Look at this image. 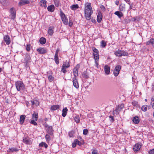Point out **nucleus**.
I'll return each instance as SVG.
<instances>
[{
	"label": "nucleus",
	"instance_id": "obj_1",
	"mask_svg": "<svg viewBox=\"0 0 154 154\" xmlns=\"http://www.w3.org/2000/svg\"><path fill=\"white\" fill-rule=\"evenodd\" d=\"M90 3H87L85 5L84 13L86 19L87 20H90L91 18V15L93 14V10Z\"/></svg>",
	"mask_w": 154,
	"mask_h": 154
},
{
	"label": "nucleus",
	"instance_id": "obj_2",
	"mask_svg": "<svg viewBox=\"0 0 154 154\" xmlns=\"http://www.w3.org/2000/svg\"><path fill=\"white\" fill-rule=\"evenodd\" d=\"M16 87L18 91L24 90L25 86L23 83L20 81H18L15 83Z\"/></svg>",
	"mask_w": 154,
	"mask_h": 154
},
{
	"label": "nucleus",
	"instance_id": "obj_3",
	"mask_svg": "<svg viewBox=\"0 0 154 154\" xmlns=\"http://www.w3.org/2000/svg\"><path fill=\"white\" fill-rule=\"evenodd\" d=\"M114 54L117 56L121 57L122 56H128V53L123 50H119L116 51L114 53Z\"/></svg>",
	"mask_w": 154,
	"mask_h": 154
},
{
	"label": "nucleus",
	"instance_id": "obj_4",
	"mask_svg": "<svg viewBox=\"0 0 154 154\" xmlns=\"http://www.w3.org/2000/svg\"><path fill=\"white\" fill-rule=\"evenodd\" d=\"M45 128L48 134L52 135L54 131L52 126L48 125L47 124L45 125Z\"/></svg>",
	"mask_w": 154,
	"mask_h": 154
},
{
	"label": "nucleus",
	"instance_id": "obj_5",
	"mask_svg": "<svg viewBox=\"0 0 154 154\" xmlns=\"http://www.w3.org/2000/svg\"><path fill=\"white\" fill-rule=\"evenodd\" d=\"M60 16L63 22L65 25H67L68 23V20L66 17L65 14L62 11H60Z\"/></svg>",
	"mask_w": 154,
	"mask_h": 154
},
{
	"label": "nucleus",
	"instance_id": "obj_6",
	"mask_svg": "<svg viewBox=\"0 0 154 154\" xmlns=\"http://www.w3.org/2000/svg\"><path fill=\"white\" fill-rule=\"evenodd\" d=\"M121 69V66L120 65H118L116 67L113 72V73L115 76H118Z\"/></svg>",
	"mask_w": 154,
	"mask_h": 154
},
{
	"label": "nucleus",
	"instance_id": "obj_7",
	"mask_svg": "<svg viewBox=\"0 0 154 154\" xmlns=\"http://www.w3.org/2000/svg\"><path fill=\"white\" fill-rule=\"evenodd\" d=\"M72 81L73 86L76 88H79V85L76 77H73L72 78Z\"/></svg>",
	"mask_w": 154,
	"mask_h": 154
},
{
	"label": "nucleus",
	"instance_id": "obj_8",
	"mask_svg": "<svg viewBox=\"0 0 154 154\" xmlns=\"http://www.w3.org/2000/svg\"><path fill=\"white\" fill-rule=\"evenodd\" d=\"M79 139L80 140V141L78 139H75L74 141V142H75L77 145L81 146L84 144V142L82 137H80Z\"/></svg>",
	"mask_w": 154,
	"mask_h": 154
},
{
	"label": "nucleus",
	"instance_id": "obj_9",
	"mask_svg": "<svg viewBox=\"0 0 154 154\" xmlns=\"http://www.w3.org/2000/svg\"><path fill=\"white\" fill-rule=\"evenodd\" d=\"M31 58L30 55L28 54H26L24 59V63L27 65V64L30 61Z\"/></svg>",
	"mask_w": 154,
	"mask_h": 154
},
{
	"label": "nucleus",
	"instance_id": "obj_10",
	"mask_svg": "<svg viewBox=\"0 0 154 154\" xmlns=\"http://www.w3.org/2000/svg\"><path fill=\"white\" fill-rule=\"evenodd\" d=\"M10 12L11 14V19H14L16 17V12L14 8H10Z\"/></svg>",
	"mask_w": 154,
	"mask_h": 154
},
{
	"label": "nucleus",
	"instance_id": "obj_11",
	"mask_svg": "<svg viewBox=\"0 0 154 154\" xmlns=\"http://www.w3.org/2000/svg\"><path fill=\"white\" fill-rule=\"evenodd\" d=\"M54 137V134L52 135L48 134H46L45 136V139L47 143H48L51 140H52L53 138Z\"/></svg>",
	"mask_w": 154,
	"mask_h": 154
},
{
	"label": "nucleus",
	"instance_id": "obj_12",
	"mask_svg": "<svg viewBox=\"0 0 154 154\" xmlns=\"http://www.w3.org/2000/svg\"><path fill=\"white\" fill-rule=\"evenodd\" d=\"M4 41L7 45H9L11 43V39L9 36L8 35L4 36Z\"/></svg>",
	"mask_w": 154,
	"mask_h": 154
},
{
	"label": "nucleus",
	"instance_id": "obj_13",
	"mask_svg": "<svg viewBox=\"0 0 154 154\" xmlns=\"http://www.w3.org/2000/svg\"><path fill=\"white\" fill-rule=\"evenodd\" d=\"M36 50L40 54H45L47 52V50L45 48H37Z\"/></svg>",
	"mask_w": 154,
	"mask_h": 154
},
{
	"label": "nucleus",
	"instance_id": "obj_14",
	"mask_svg": "<svg viewBox=\"0 0 154 154\" xmlns=\"http://www.w3.org/2000/svg\"><path fill=\"white\" fill-rule=\"evenodd\" d=\"M29 3V1L27 0H21L18 3V5L21 6Z\"/></svg>",
	"mask_w": 154,
	"mask_h": 154
},
{
	"label": "nucleus",
	"instance_id": "obj_15",
	"mask_svg": "<svg viewBox=\"0 0 154 154\" xmlns=\"http://www.w3.org/2000/svg\"><path fill=\"white\" fill-rule=\"evenodd\" d=\"M141 147V145L139 143H137L134 146L133 150L134 152H137L140 150Z\"/></svg>",
	"mask_w": 154,
	"mask_h": 154
},
{
	"label": "nucleus",
	"instance_id": "obj_16",
	"mask_svg": "<svg viewBox=\"0 0 154 154\" xmlns=\"http://www.w3.org/2000/svg\"><path fill=\"white\" fill-rule=\"evenodd\" d=\"M104 70L106 74L108 75L110 72V67L107 65H105L104 67Z\"/></svg>",
	"mask_w": 154,
	"mask_h": 154
},
{
	"label": "nucleus",
	"instance_id": "obj_17",
	"mask_svg": "<svg viewBox=\"0 0 154 154\" xmlns=\"http://www.w3.org/2000/svg\"><path fill=\"white\" fill-rule=\"evenodd\" d=\"M103 16L101 12L99 11L98 13L97 17V22L100 23L102 19Z\"/></svg>",
	"mask_w": 154,
	"mask_h": 154
},
{
	"label": "nucleus",
	"instance_id": "obj_18",
	"mask_svg": "<svg viewBox=\"0 0 154 154\" xmlns=\"http://www.w3.org/2000/svg\"><path fill=\"white\" fill-rule=\"evenodd\" d=\"M146 45H151L153 47H154V38H150L146 42Z\"/></svg>",
	"mask_w": 154,
	"mask_h": 154
},
{
	"label": "nucleus",
	"instance_id": "obj_19",
	"mask_svg": "<svg viewBox=\"0 0 154 154\" xmlns=\"http://www.w3.org/2000/svg\"><path fill=\"white\" fill-rule=\"evenodd\" d=\"M47 1L45 0H42L40 1L39 4L41 7H44V8H46L47 7Z\"/></svg>",
	"mask_w": 154,
	"mask_h": 154
},
{
	"label": "nucleus",
	"instance_id": "obj_20",
	"mask_svg": "<svg viewBox=\"0 0 154 154\" xmlns=\"http://www.w3.org/2000/svg\"><path fill=\"white\" fill-rule=\"evenodd\" d=\"M78 65H77L75 68H74L73 70V74L74 77H76L78 75Z\"/></svg>",
	"mask_w": 154,
	"mask_h": 154
},
{
	"label": "nucleus",
	"instance_id": "obj_21",
	"mask_svg": "<svg viewBox=\"0 0 154 154\" xmlns=\"http://www.w3.org/2000/svg\"><path fill=\"white\" fill-rule=\"evenodd\" d=\"M23 142L27 144H30L31 142L30 140L28 137H25L23 139Z\"/></svg>",
	"mask_w": 154,
	"mask_h": 154
},
{
	"label": "nucleus",
	"instance_id": "obj_22",
	"mask_svg": "<svg viewBox=\"0 0 154 154\" xmlns=\"http://www.w3.org/2000/svg\"><path fill=\"white\" fill-rule=\"evenodd\" d=\"M132 120L134 124H138L140 122L139 118L137 116H135L133 117Z\"/></svg>",
	"mask_w": 154,
	"mask_h": 154
},
{
	"label": "nucleus",
	"instance_id": "obj_23",
	"mask_svg": "<svg viewBox=\"0 0 154 154\" xmlns=\"http://www.w3.org/2000/svg\"><path fill=\"white\" fill-rule=\"evenodd\" d=\"M26 117V116L25 115H22L20 116V123L21 125H22L23 124L25 119Z\"/></svg>",
	"mask_w": 154,
	"mask_h": 154
},
{
	"label": "nucleus",
	"instance_id": "obj_24",
	"mask_svg": "<svg viewBox=\"0 0 154 154\" xmlns=\"http://www.w3.org/2000/svg\"><path fill=\"white\" fill-rule=\"evenodd\" d=\"M60 106L58 105H53L50 108V109L52 111L56 110L60 108Z\"/></svg>",
	"mask_w": 154,
	"mask_h": 154
},
{
	"label": "nucleus",
	"instance_id": "obj_25",
	"mask_svg": "<svg viewBox=\"0 0 154 154\" xmlns=\"http://www.w3.org/2000/svg\"><path fill=\"white\" fill-rule=\"evenodd\" d=\"M19 150V149L17 148L16 147H12L11 148H9L8 149V150H7V152H16L18 151Z\"/></svg>",
	"mask_w": 154,
	"mask_h": 154
},
{
	"label": "nucleus",
	"instance_id": "obj_26",
	"mask_svg": "<svg viewBox=\"0 0 154 154\" xmlns=\"http://www.w3.org/2000/svg\"><path fill=\"white\" fill-rule=\"evenodd\" d=\"M47 9L49 11L51 12H53L55 9L54 6V5H51L48 6Z\"/></svg>",
	"mask_w": 154,
	"mask_h": 154
},
{
	"label": "nucleus",
	"instance_id": "obj_27",
	"mask_svg": "<svg viewBox=\"0 0 154 154\" xmlns=\"http://www.w3.org/2000/svg\"><path fill=\"white\" fill-rule=\"evenodd\" d=\"M68 111V109L66 107L63 108L62 110V115L63 117H65L66 116Z\"/></svg>",
	"mask_w": 154,
	"mask_h": 154
},
{
	"label": "nucleus",
	"instance_id": "obj_28",
	"mask_svg": "<svg viewBox=\"0 0 154 154\" xmlns=\"http://www.w3.org/2000/svg\"><path fill=\"white\" fill-rule=\"evenodd\" d=\"M32 118L33 120L37 121L38 118V113L34 112V113L32 115Z\"/></svg>",
	"mask_w": 154,
	"mask_h": 154
},
{
	"label": "nucleus",
	"instance_id": "obj_29",
	"mask_svg": "<svg viewBox=\"0 0 154 154\" xmlns=\"http://www.w3.org/2000/svg\"><path fill=\"white\" fill-rule=\"evenodd\" d=\"M114 14L117 15L120 18L123 16V13L122 12L119 11H116L115 12Z\"/></svg>",
	"mask_w": 154,
	"mask_h": 154
},
{
	"label": "nucleus",
	"instance_id": "obj_30",
	"mask_svg": "<svg viewBox=\"0 0 154 154\" xmlns=\"http://www.w3.org/2000/svg\"><path fill=\"white\" fill-rule=\"evenodd\" d=\"M48 33L50 35H52L54 33V28L50 27L48 31Z\"/></svg>",
	"mask_w": 154,
	"mask_h": 154
},
{
	"label": "nucleus",
	"instance_id": "obj_31",
	"mask_svg": "<svg viewBox=\"0 0 154 154\" xmlns=\"http://www.w3.org/2000/svg\"><path fill=\"white\" fill-rule=\"evenodd\" d=\"M31 102L32 103V106H33L34 105L36 106H38L39 104V102L36 100H32L31 101Z\"/></svg>",
	"mask_w": 154,
	"mask_h": 154
},
{
	"label": "nucleus",
	"instance_id": "obj_32",
	"mask_svg": "<svg viewBox=\"0 0 154 154\" xmlns=\"http://www.w3.org/2000/svg\"><path fill=\"white\" fill-rule=\"evenodd\" d=\"M39 147L44 146L45 148H47L48 147V145L45 142H41L39 144Z\"/></svg>",
	"mask_w": 154,
	"mask_h": 154
},
{
	"label": "nucleus",
	"instance_id": "obj_33",
	"mask_svg": "<svg viewBox=\"0 0 154 154\" xmlns=\"http://www.w3.org/2000/svg\"><path fill=\"white\" fill-rule=\"evenodd\" d=\"M39 42L41 44L43 45L46 43V40L45 38L41 37L40 39Z\"/></svg>",
	"mask_w": 154,
	"mask_h": 154
},
{
	"label": "nucleus",
	"instance_id": "obj_34",
	"mask_svg": "<svg viewBox=\"0 0 154 154\" xmlns=\"http://www.w3.org/2000/svg\"><path fill=\"white\" fill-rule=\"evenodd\" d=\"M79 7L77 4L73 5L70 6L71 9L72 10H74L78 9Z\"/></svg>",
	"mask_w": 154,
	"mask_h": 154
},
{
	"label": "nucleus",
	"instance_id": "obj_35",
	"mask_svg": "<svg viewBox=\"0 0 154 154\" xmlns=\"http://www.w3.org/2000/svg\"><path fill=\"white\" fill-rule=\"evenodd\" d=\"M65 66L64 67L66 68H68L70 66V64L68 62L67 60H66L65 62L63 64L62 66Z\"/></svg>",
	"mask_w": 154,
	"mask_h": 154
},
{
	"label": "nucleus",
	"instance_id": "obj_36",
	"mask_svg": "<svg viewBox=\"0 0 154 154\" xmlns=\"http://www.w3.org/2000/svg\"><path fill=\"white\" fill-rule=\"evenodd\" d=\"M120 111V110L119 109V108H118L117 107H116L115 110L113 111V114L114 115H117L118 114L119 112Z\"/></svg>",
	"mask_w": 154,
	"mask_h": 154
},
{
	"label": "nucleus",
	"instance_id": "obj_37",
	"mask_svg": "<svg viewBox=\"0 0 154 154\" xmlns=\"http://www.w3.org/2000/svg\"><path fill=\"white\" fill-rule=\"evenodd\" d=\"M54 59V61H55V62L56 63V64H59V60H58V55H55Z\"/></svg>",
	"mask_w": 154,
	"mask_h": 154
},
{
	"label": "nucleus",
	"instance_id": "obj_38",
	"mask_svg": "<svg viewBox=\"0 0 154 154\" xmlns=\"http://www.w3.org/2000/svg\"><path fill=\"white\" fill-rule=\"evenodd\" d=\"M75 121L77 123L79 122L80 120V118L79 116H75L74 118Z\"/></svg>",
	"mask_w": 154,
	"mask_h": 154
},
{
	"label": "nucleus",
	"instance_id": "obj_39",
	"mask_svg": "<svg viewBox=\"0 0 154 154\" xmlns=\"http://www.w3.org/2000/svg\"><path fill=\"white\" fill-rule=\"evenodd\" d=\"M106 45V42L102 40L101 42V46L103 48L105 47Z\"/></svg>",
	"mask_w": 154,
	"mask_h": 154
},
{
	"label": "nucleus",
	"instance_id": "obj_40",
	"mask_svg": "<svg viewBox=\"0 0 154 154\" xmlns=\"http://www.w3.org/2000/svg\"><path fill=\"white\" fill-rule=\"evenodd\" d=\"M141 110L143 111H146L147 109V106L146 105L142 106L141 107Z\"/></svg>",
	"mask_w": 154,
	"mask_h": 154
},
{
	"label": "nucleus",
	"instance_id": "obj_41",
	"mask_svg": "<svg viewBox=\"0 0 154 154\" xmlns=\"http://www.w3.org/2000/svg\"><path fill=\"white\" fill-rule=\"evenodd\" d=\"M54 4L56 6L58 7L60 5V3L58 0H55L54 1Z\"/></svg>",
	"mask_w": 154,
	"mask_h": 154
},
{
	"label": "nucleus",
	"instance_id": "obj_42",
	"mask_svg": "<svg viewBox=\"0 0 154 154\" xmlns=\"http://www.w3.org/2000/svg\"><path fill=\"white\" fill-rule=\"evenodd\" d=\"M94 60L99 59V57L98 54H93Z\"/></svg>",
	"mask_w": 154,
	"mask_h": 154
},
{
	"label": "nucleus",
	"instance_id": "obj_43",
	"mask_svg": "<svg viewBox=\"0 0 154 154\" xmlns=\"http://www.w3.org/2000/svg\"><path fill=\"white\" fill-rule=\"evenodd\" d=\"M48 79L49 81L51 82L53 80L54 78L52 75H50L48 77Z\"/></svg>",
	"mask_w": 154,
	"mask_h": 154
},
{
	"label": "nucleus",
	"instance_id": "obj_44",
	"mask_svg": "<svg viewBox=\"0 0 154 154\" xmlns=\"http://www.w3.org/2000/svg\"><path fill=\"white\" fill-rule=\"evenodd\" d=\"M93 51L94 52L93 54H98V51L95 48H93Z\"/></svg>",
	"mask_w": 154,
	"mask_h": 154
},
{
	"label": "nucleus",
	"instance_id": "obj_45",
	"mask_svg": "<svg viewBox=\"0 0 154 154\" xmlns=\"http://www.w3.org/2000/svg\"><path fill=\"white\" fill-rule=\"evenodd\" d=\"M118 108H119V109L121 111L124 107V105L123 104H121L120 105L118 106H117Z\"/></svg>",
	"mask_w": 154,
	"mask_h": 154
},
{
	"label": "nucleus",
	"instance_id": "obj_46",
	"mask_svg": "<svg viewBox=\"0 0 154 154\" xmlns=\"http://www.w3.org/2000/svg\"><path fill=\"white\" fill-rule=\"evenodd\" d=\"M82 76L85 78H88V76L87 74V72H84L82 73Z\"/></svg>",
	"mask_w": 154,
	"mask_h": 154
},
{
	"label": "nucleus",
	"instance_id": "obj_47",
	"mask_svg": "<svg viewBox=\"0 0 154 154\" xmlns=\"http://www.w3.org/2000/svg\"><path fill=\"white\" fill-rule=\"evenodd\" d=\"M74 132L73 131H72L69 133V137H73V134H74Z\"/></svg>",
	"mask_w": 154,
	"mask_h": 154
},
{
	"label": "nucleus",
	"instance_id": "obj_48",
	"mask_svg": "<svg viewBox=\"0 0 154 154\" xmlns=\"http://www.w3.org/2000/svg\"><path fill=\"white\" fill-rule=\"evenodd\" d=\"M92 154H98V152L96 149H92L91 150Z\"/></svg>",
	"mask_w": 154,
	"mask_h": 154
},
{
	"label": "nucleus",
	"instance_id": "obj_49",
	"mask_svg": "<svg viewBox=\"0 0 154 154\" xmlns=\"http://www.w3.org/2000/svg\"><path fill=\"white\" fill-rule=\"evenodd\" d=\"M36 121H35L34 120H31L30 122V123L31 124L34 125H37V123L35 122Z\"/></svg>",
	"mask_w": 154,
	"mask_h": 154
},
{
	"label": "nucleus",
	"instance_id": "obj_50",
	"mask_svg": "<svg viewBox=\"0 0 154 154\" xmlns=\"http://www.w3.org/2000/svg\"><path fill=\"white\" fill-rule=\"evenodd\" d=\"M30 45L29 44L27 45L26 47V49L27 51H30Z\"/></svg>",
	"mask_w": 154,
	"mask_h": 154
},
{
	"label": "nucleus",
	"instance_id": "obj_51",
	"mask_svg": "<svg viewBox=\"0 0 154 154\" xmlns=\"http://www.w3.org/2000/svg\"><path fill=\"white\" fill-rule=\"evenodd\" d=\"M95 66L97 67L98 68V59L95 60Z\"/></svg>",
	"mask_w": 154,
	"mask_h": 154
},
{
	"label": "nucleus",
	"instance_id": "obj_52",
	"mask_svg": "<svg viewBox=\"0 0 154 154\" xmlns=\"http://www.w3.org/2000/svg\"><path fill=\"white\" fill-rule=\"evenodd\" d=\"M88 131L87 129H84L83 130V134L86 135L87 134Z\"/></svg>",
	"mask_w": 154,
	"mask_h": 154
},
{
	"label": "nucleus",
	"instance_id": "obj_53",
	"mask_svg": "<svg viewBox=\"0 0 154 154\" xmlns=\"http://www.w3.org/2000/svg\"><path fill=\"white\" fill-rule=\"evenodd\" d=\"M64 66H65L64 65L62 66L61 71L65 73L66 72V68L64 67Z\"/></svg>",
	"mask_w": 154,
	"mask_h": 154
},
{
	"label": "nucleus",
	"instance_id": "obj_54",
	"mask_svg": "<svg viewBox=\"0 0 154 154\" xmlns=\"http://www.w3.org/2000/svg\"><path fill=\"white\" fill-rule=\"evenodd\" d=\"M119 9L120 11H125V7L123 6H120L119 7Z\"/></svg>",
	"mask_w": 154,
	"mask_h": 154
},
{
	"label": "nucleus",
	"instance_id": "obj_55",
	"mask_svg": "<svg viewBox=\"0 0 154 154\" xmlns=\"http://www.w3.org/2000/svg\"><path fill=\"white\" fill-rule=\"evenodd\" d=\"M132 105L135 106H136L138 105L137 101H134L132 103Z\"/></svg>",
	"mask_w": 154,
	"mask_h": 154
},
{
	"label": "nucleus",
	"instance_id": "obj_56",
	"mask_svg": "<svg viewBox=\"0 0 154 154\" xmlns=\"http://www.w3.org/2000/svg\"><path fill=\"white\" fill-rule=\"evenodd\" d=\"M109 118L110 119V121L112 122H114V118L113 116H109Z\"/></svg>",
	"mask_w": 154,
	"mask_h": 154
},
{
	"label": "nucleus",
	"instance_id": "obj_57",
	"mask_svg": "<svg viewBox=\"0 0 154 154\" xmlns=\"http://www.w3.org/2000/svg\"><path fill=\"white\" fill-rule=\"evenodd\" d=\"M73 24V23L72 21L71 20H69V26H71Z\"/></svg>",
	"mask_w": 154,
	"mask_h": 154
},
{
	"label": "nucleus",
	"instance_id": "obj_58",
	"mask_svg": "<svg viewBox=\"0 0 154 154\" xmlns=\"http://www.w3.org/2000/svg\"><path fill=\"white\" fill-rule=\"evenodd\" d=\"M149 153V154H154V149L150 150Z\"/></svg>",
	"mask_w": 154,
	"mask_h": 154
},
{
	"label": "nucleus",
	"instance_id": "obj_59",
	"mask_svg": "<svg viewBox=\"0 0 154 154\" xmlns=\"http://www.w3.org/2000/svg\"><path fill=\"white\" fill-rule=\"evenodd\" d=\"M154 96L152 97L151 99V103L154 104Z\"/></svg>",
	"mask_w": 154,
	"mask_h": 154
},
{
	"label": "nucleus",
	"instance_id": "obj_60",
	"mask_svg": "<svg viewBox=\"0 0 154 154\" xmlns=\"http://www.w3.org/2000/svg\"><path fill=\"white\" fill-rule=\"evenodd\" d=\"M76 143L74 142V143H73L72 144V147L74 148L76 146Z\"/></svg>",
	"mask_w": 154,
	"mask_h": 154
},
{
	"label": "nucleus",
	"instance_id": "obj_61",
	"mask_svg": "<svg viewBox=\"0 0 154 154\" xmlns=\"http://www.w3.org/2000/svg\"><path fill=\"white\" fill-rule=\"evenodd\" d=\"M59 49H57L56 50V51L55 54V55H58V53L59 51Z\"/></svg>",
	"mask_w": 154,
	"mask_h": 154
},
{
	"label": "nucleus",
	"instance_id": "obj_62",
	"mask_svg": "<svg viewBox=\"0 0 154 154\" xmlns=\"http://www.w3.org/2000/svg\"><path fill=\"white\" fill-rule=\"evenodd\" d=\"M135 17L136 18V20L137 21H139L141 19V18L140 17Z\"/></svg>",
	"mask_w": 154,
	"mask_h": 154
},
{
	"label": "nucleus",
	"instance_id": "obj_63",
	"mask_svg": "<svg viewBox=\"0 0 154 154\" xmlns=\"http://www.w3.org/2000/svg\"><path fill=\"white\" fill-rule=\"evenodd\" d=\"M103 11H105V8L103 5H102L101 7Z\"/></svg>",
	"mask_w": 154,
	"mask_h": 154
},
{
	"label": "nucleus",
	"instance_id": "obj_64",
	"mask_svg": "<svg viewBox=\"0 0 154 154\" xmlns=\"http://www.w3.org/2000/svg\"><path fill=\"white\" fill-rule=\"evenodd\" d=\"M128 4L130 5V3H129L130 2V0H124Z\"/></svg>",
	"mask_w": 154,
	"mask_h": 154
}]
</instances>
